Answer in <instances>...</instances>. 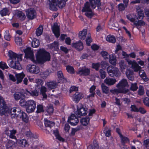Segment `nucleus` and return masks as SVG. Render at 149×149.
I'll list each match as a JSON object with an SVG mask.
<instances>
[{
    "mask_svg": "<svg viewBox=\"0 0 149 149\" xmlns=\"http://www.w3.org/2000/svg\"><path fill=\"white\" fill-rule=\"evenodd\" d=\"M24 74L23 73L16 74V83L18 84L20 83L22 81V79L25 76Z\"/></svg>",
    "mask_w": 149,
    "mask_h": 149,
    "instance_id": "23",
    "label": "nucleus"
},
{
    "mask_svg": "<svg viewBox=\"0 0 149 149\" xmlns=\"http://www.w3.org/2000/svg\"><path fill=\"white\" fill-rule=\"evenodd\" d=\"M19 118H21L22 120L25 123H27L28 121V118L27 115L23 112H22Z\"/></svg>",
    "mask_w": 149,
    "mask_h": 149,
    "instance_id": "36",
    "label": "nucleus"
},
{
    "mask_svg": "<svg viewBox=\"0 0 149 149\" xmlns=\"http://www.w3.org/2000/svg\"><path fill=\"white\" fill-rule=\"evenodd\" d=\"M35 82L36 84V86L37 87L39 86H42L43 84V81L40 79H35Z\"/></svg>",
    "mask_w": 149,
    "mask_h": 149,
    "instance_id": "49",
    "label": "nucleus"
},
{
    "mask_svg": "<svg viewBox=\"0 0 149 149\" xmlns=\"http://www.w3.org/2000/svg\"><path fill=\"white\" fill-rule=\"evenodd\" d=\"M77 73L80 76H88L90 74V70L89 69L86 67H83L79 68Z\"/></svg>",
    "mask_w": 149,
    "mask_h": 149,
    "instance_id": "10",
    "label": "nucleus"
},
{
    "mask_svg": "<svg viewBox=\"0 0 149 149\" xmlns=\"http://www.w3.org/2000/svg\"><path fill=\"white\" fill-rule=\"evenodd\" d=\"M143 103L146 106L149 107V98L146 97L143 100Z\"/></svg>",
    "mask_w": 149,
    "mask_h": 149,
    "instance_id": "64",
    "label": "nucleus"
},
{
    "mask_svg": "<svg viewBox=\"0 0 149 149\" xmlns=\"http://www.w3.org/2000/svg\"><path fill=\"white\" fill-rule=\"evenodd\" d=\"M109 57V62L112 65H115L116 64V61L115 58L113 56H111Z\"/></svg>",
    "mask_w": 149,
    "mask_h": 149,
    "instance_id": "56",
    "label": "nucleus"
},
{
    "mask_svg": "<svg viewBox=\"0 0 149 149\" xmlns=\"http://www.w3.org/2000/svg\"><path fill=\"white\" fill-rule=\"evenodd\" d=\"M144 93V88L143 86L140 85L138 91V94L140 96L143 95Z\"/></svg>",
    "mask_w": 149,
    "mask_h": 149,
    "instance_id": "44",
    "label": "nucleus"
},
{
    "mask_svg": "<svg viewBox=\"0 0 149 149\" xmlns=\"http://www.w3.org/2000/svg\"><path fill=\"white\" fill-rule=\"evenodd\" d=\"M50 9L53 10H56L57 9L56 6L57 5L56 0H48Z\"/></svg>",
    "mask_w": 149,
    "mask_h": 149,
    "instance_id": "20",
    "label": "nucleus"
},
{
    "mask_svg": "<svg viewBox=\"0 0 149 149\" xmlns=\"http://www.w3.org/2000/svg\"><path fill=\"white\" fill-rule=\"evenodd\" d=\"M17 16L19 19L22 21L24 20L26 18L25 14L22 11H18L17 12Z\"/></svg>",
    "mask_w": 149,
    "mask_h": 149,
    "instance_id": "37",
    "label": "nucleus"
},
{
    "mask_svg": "<svg viewBox=\"0 0 149 149\" xmlns=\"http://www.w3.org/2000/svg\"><path fill=\"white\" fill-rule=\"evenodd\" d=\"M15 146V143L12 140L8 141L6 143V147L7 149H13Z\"/></svg>",
    "mask_w": 149,
    "mask_h": 149,
    "instance_id": "26",
    "label": "nucleus"
},
{
    "mask_svg": "<svg viewBox=\"0 0 149 149\" xmlns=\"http://www.w3.org/2000/svg\"><path fill=\"white\" fill-rule=\"evenodd\" d=\"M43 27L42 26H40L38 28L36 31V34L37 36H39L41 35L42 33Z\"/></svg>",
    "mask_w": 149,
    "mask_h": 149,
    "instance_id": "42",
    "label": "nucleus"
},
{
    "mask_svg": "<svg viewBox=\"0 0 149 149\" xmlns=\"http://www.w3.org/2000/svg\"><path fill=\"white\" fill-rule=\"evenodd\" d=\"M32 45L33 47L37 48L40 44L39 40L36 38H33L32 41Z\"/></svg>",
    "mask_w": 149,
    "mask_h": 149,
    "instance_id": "33",
    "label": "nucleus"
},
{
    "mask_svg": "<svg viewBox=\"0 0 149 149\" xmlns=\"http://www.w3.org/2000/svg\"><path fill=\"white\" fill-rule=\"evenodd\" d=\"M130 140L126 137L124 136L122 134V145H124L125 143H129Z\"/></svg>",
    "mask_w": 149,
    "mask_h": 149,
    "instance_id": "46",
    "label": "nucleus"
},
{
    "mask_svg": "<svg viewBox=\"0 0 149 149\" xmlns=\"http://www.w3.org/2000/svg\"><path fill=\"white\" fill-rule=\"evenodd\" d=\"M76 114L79 116H85L86 114V109L82 107L79 109H78Z\"/></svg>",
    "mask_w": 149,
    "mask_h": 149,
    "instance_id": "24",
    "label": "nucleus"
},
{
    "mask_svg": "<svg viewBox=\"0 0 149 149\" xmlns=\"http://www.w3.org/2000/svg\"><path fill=\"white\" fill-rule=\"evenodd\" d=\"M117 88L111 91V93L113 94H118L121 93V81L116 85Z\"/></svg>",
    "mask_w": 149,
    "mask_h": 149,
    "instance_id": "21",
    "label": "nucleus"
},
{
    "mask_svg": "<svg viewBox=\"0 0 149 149\" xmlns=\"http://www.w3.org/2000/svg\"><path fill=\"white\" fill-rule=\"evenodd\" d=\"M82 94L81 93L76 92L73 95V100L76 103H78L80 100L83 98Z\"/></svg>",
    "mask_w": 149,
    "mask_h": 149,
    "instance_id": "16",
    "label": "nucleus"
},
{
    "mask_svg": "<svg viewBox=\"0 0 149 149\" xmlns=\"http://www.w3.org/2000/svg\"><path fill=\"white\" fill-rule=\"evenodd\" d=\"M147 112L146 109L142 107H140L139 108L138 112L142 114L146 113Z\"/></svg>",
    "mask_w": 149,
    "mask_h": 149,
    "instance_id": "62",
    "label": "nucleus"
},
{
    "mask_svg": "<svg viewBox=\"0 0 149 149\" xmlns=\"http://www.w3.org/2000/svg\"><path fill=\"white\" fill-rule=\"evenodd\" d=\"M90 118L89 117L82 118L81 120V124L84 126L86 125L89 123Z\"/></svg>",
    "mask_w": 149,
    "mask_h": 149,
    "instance_id": "39",
    "label": "nucleus"
},
{
    "mask_svg": "<svg viewBox=\"0 0 149 149\" xmlns=\"http://www.w3.org/2000/svg\"><path fill=\"white\" fill-rule=\"evenodd\" d=\"M125 74L127 78L129 80L132 81L134 80V72L132 70L130 69H127L126 71Z\"/></svg>",
    "mask_w": 149,
    "mask_h": 149,
    "instance_id": "17",
    "label": "nucleus"
},
{
    "mask_svg": "<svg viewBox=\"0 0 149 149\" xmlns=\"http://www.w3.org/2000/svg\"><path fill=\"white\" fill-rule=\"evenodd\" d=\"M52 31L55 36L58 38L59 37L60 34L59 28L56 23L54 24V26L52 28Z\"/></svg>",
    "mask_w": 149,
    "mask_h": 149,
    "instance_id": "15",
    "label": "nucleus"
},
{
    "mask_svg": "<svg viewBox=\"0 0 149 149\" xmlns=\"http://www.w3.org/2000/svg\"><path fill=\"white\" fill-rule=\"evenodd\" d=\"M5 132L6 134L10 138L15 139H16L15 134L17 132V130L15 128L9 129L8 128H6Z\"/></svg>",
    "mask_w": 149,
    "mask_h": 149,
    "instance_id": "6",
    "label": "nucleus"
},
{
    "mask_svg": "<svg viewBox=\"0 0 149 149\" xmlns=\"http://www.w3.org/2000/svg\"><path fill=\"white\" fill-rule=\"evenodd\" d=\"M52 72V71L50 69L47 70L44 72H43V74H42V77L43 79H46L47 77L48 76L50 73Z\"/></svg>",
    "mask_w": 149,
    "mask_h": 149,
    "instance_id": "41",
    "label": "nucleus"
},
{
    "mask_svg": "<svg viewBox=\"0 0 149 149\" xmlns=\"http://www.w3.org/2000/svg\"><path fill=\"white\" fill-rule=\"evenodd\" d=\"M47 91V88L44 86H41L40 88V93L44 98H46L47 95L46 94V92Z\"/></svg>",
    "mask_w": 149,
    "mask_h": 149,
    "instance_id": "34",
    "label": "nucleus"
},
{
    "mask_svg": "<svg viewBox=\"0 0 149 149\" xmlns=\"http://www.w3.org/2000/svg\"><path fill=\"white\" fill-rule=\"evenodd\" d=\"M116 82V79L112 78H107L104 80V82L109 86L113 85Z\"/></svg>",
    "mask_w": 149,
    "mask_h": 149,
    "instance_id": "27",
    "label": "nucleus"
},
{
    "mask_svg": "<svg viewBox=\"0 0 149 149\" xmlns=\"http://www.w3.org/2000/svg\"><path fill=\"white\" fill-rule=\"evenodd\" d=\"M48 47L51 49L57 50L58 49L59 47L58 42H57L55 41L54 43L50 44Z\"/></svg>",
    "mask_w": 149,
    "mask_h": 149,
    "instance_id": "31",
    "label": "nucleus"
},
{
    "mask_svg": "<svg viewBox=\"0 0 149 149\" xmlns=\"http://www.w3.org/2000/svg\"><path fill=\"white\" fill-rule=\"evenodd\" d=\"M36 102L33 100L28 101L26 106L27 111L29 113L33 112L36 108Z\"/></svg>",
    "mask_w": 149,
    "mask_h": 149,
    "instance_id": "8",
    "label": "nucleus"
},
{
    "mask_svg": "<svg viewBox=\"0 0 149 149\" xmlns=\"http://www.w3.org/2000/svg\"><path fill=\"white\" fill-rule=\"evenodd\" d=\"M86 41L87 45L88 46L90 45V44L92 40L91 39V34L90 33L88 34Z\"/></svg>",
    "mask_w": 149,
    "mask_h": 149,
    "instance_id": "60",
    "label": "nucleus"
},
{
    "mask_svg": "<svg viewBox=\"0 0 149 149\" xmlns=\"http://www.w3.org/2000/svg\"><path fill=\"white\" fill-rule=\"evenodd\" d=\"M101 54L102 56L105 59H108L110 56L108 54V53L106 51H102L101 52Z\"/></svg>",
    "mask_w": 149,
    "mask_h": 149,
    "instance_id": "52",
    "label": "nucleus"
},
{
    "mask_svg": "<svg viewBox=\"0 0 149 149\" xmlns=\"http://www.w3.org/2000/svg\"><path fill=\"white\" fill-rule=\"evenodd\" d=\"M44 124L45 127L51 128L52 127L54 126V122L48 120L47 119H45Z\"/></svg>",
    "mask_w": 149,
    "mask_h": 149,
    "instance_id": "29",
    "label": "nucleus"
},
{
    "mask_svg": "<svg viewBox=\"0 0 149 149\" xmlns=\"http://www.w3.org/2000/svg\"><path fill=\"white\" fill-rule=\"evenodd\" d=\"M107 70L109 75L111 77L114 76L117 77L119 75V70L116 67L109 66L107 68Z\"/></svg>",
    "mask_w": 149,
    "mask_h": 149,
    "instance_id": "7",
    "label": "nucleus"
},
{
    "mask_svg": "<svg viewBox=\"0 0 149 149\" xmlns=\"http://www.w3.org/2000/svg\"><path fill=\"white\" fill-rule=\"evenodd\" d=\"M126 17L127 18L130 22L134 23V25L136 26H143L145 24V22L143 20H138L137 21H136V17H134L132 15L128 14Z\"/></svg>",
    "mask_w": 149,
    "mask_h": 149,
    "instance_id": "4",
    "label": "nucleus"
},
{
    "mask_svg": "<svg viewBox=\"0 0 149 149\" xmlns=\"http://www.w3.org/2000/svg\"><path fill=\"white\" fill-rule=\"evenodd\" d=\"M57 74L58 77L59 79L61 80H63V81H66V79H64L63 73L61 71H58V72Z\"/></svg>",
    "mask_w": 149,
    "mask_h": 149,
    "instance_id": "51",
    "label": "nucleus"
},
{
    "mask_svg": "<svg viewBox=\"0 0 149 149\" xmlns=\"http://www.w3.org/2000/svg\"><path fill=\"white\" fill-rule=\"evenodd\" d=\"M136 9L137 10V17L136 18L138 19H142L144 16L143 11L140 9Z\"/></svg>",
    "mask_w": 149,
    "mask_h": 149,
    "instance_id": "32",
    "label": "nucleus"
},
{
    "mask_svg": "<svg viewBox=\"0 0 149 149\" xmlns=\"http://www.w3.org/2000/svg\"><path fill=\"white\" fill-rule=\"evenodd\" d=\"M66 69L68 72L70 74H73L74 72V70L73 68L71 66L68 65L66 66Z\"/></svg>",
    "mask_w": 149,
    "mask_h": 149,
    "instance_id": "54",
    "label": "nucleus"
},
{
    "mask_svg": "<svg viewBox=\"0 0 149 149\" xmlns=\"http://www.w3.org/2000/svg\"><path fill=\"white\" fill-rule=\"evenodd\" d=\"M27 69L31 73L37 74L39 72L38 68L34 65H28L27 66Z\"/></svg>",
    "mask_w": 149,
    "mask_h": 149,
    "instance_id": "13",
    "label": "nucleus"
},
{
    "mask_svg": "<svg viewBox=\"0 0 149 149\" xmlns=\"http://www.w3.org/2000/svg\"><path fill=\"white\" fill-rule=\"evenodd\" d=\"M89 3L87 2L85 4L84 7L82 10V12L92 10L91 6L92 8L94 9L96 7V4L95 0H89Z\"/></svg>",
    "mask_w": 149,
    "mask_h": 149,
    "instance_id": "5",
    "label": "nucleus"
},
{
    "mask_svg": "<svg viewBox=\"0 0 149 149\" xmlns=\"http://www.w3.org/2000/svg\"><path fill=\"white\" fill-rule=\"evenodd\" d=\"M138 88L137 84L136 83H132L130 89L131 90L134 91H136Z\"/></svg>",
    "mask_w": 149,
    "mask_h": 149,
    "instance_id": "53",
    "label": "nucleus"
},
{
    "mask_svg": "<svg viewBox=\"0 0 149 149\" xmlns=\"http://www.w3.org/2000/svg\"><path fill=\"white\" fill-rule=\"evenodd\" d=\"M130 108L131 111L132 112H138L139 108L135 104L131 105Z\"/></svg>",
    "mask_w": 149,
    "mask_h": 149,
    "instance_id": "57",
    "label": "nucleus"
},
{
    "mask_svg": "<svg viewBox=\"0 0 149 149\" xmlns=\"http://www.w3.org/2000/svg\"><path fill=\"white\" fill-rule=\"evenodd\" d=\"M24 51L25 53V57L27 58H29L32 61H33L34 58L33 52L31 50V48L29 47L27 48L24 50Z\"/></svg>",
    "mask_w": 149,
    "mask_h": 149,
    "instance_id": "9",
    "label": "nucleus"
},
{
    "mask_svg": "<svg viewBox=\"0 0 149 149\" xmlns=\"http://www.w3.org/2000/svg\"><path fill=\"white\" fill-rule=\"evenodd\" d=\"M15 108H13L10 109L8 108L3 98L0 96V115H4L7 116L10 115L11 117L12 114H14L15 113V111L13 112V110Z\"/></svg>",
    "mask_w": 149,
    "mask_h": 149,
    "instance_id": "2",
    "label": "nucleus"
},
{
    "mask_svg": "<svg viewBox=\"0 0 149 149\" xmlns=\"http://www.w3.org/2000/svg\"><path fill=\"white\" fill-rule=\"evenodd\" d=\"M15 111V113L14 114H12V118H16L17 117H20L22 112H21V110L19 108H15V109L13 110V112Z\"/></svg>",
    "mask_w": 149,
    "mask_h": 149,
    "instance_id": "19",
    "label": "nucleus"
},
{
    "mask_svg": "<svg viewBox=\"0 0 149 149\" xmlns=\"http://www.w3.org/2000/svg\"><path fill=\"white\" fill-rule=\"evenodd\" d=\"M46 85L48 88L51 89H54L57 85L56 82L54 81L47 82Z\"/></svg>",
    "mask_w": 149,
    "mask_h": 149,
    "instance_id": "28",
    "label": "nucleus"
},
{
    "mask_svg": "<svg viewBox=\"0 0 149 149\" xmlns=\"http://www.w3.org/2000/svg\"><path fill=\"white\" fill-rule=\"evenodd\" d=\"M58 6L61 8H63L66 4V2L64 0H57Z\"/></svg>",
    "mask_w": 149,
    "mask_h": 149,
    "instance_id": "40",
    "label": "nucleus"
},
{
    "mask_svg": "<svg viewBox=\"0 0 149 149\" xmlns=\"http://www.w3.org/2000/svg\"><path fill=\"white\" fill-rule=\"evenodd\" d=\"M85 15L88 17L91 18L93 16V14L92 10L85 11Z\"/></svg>",
    "mask_w": 149,
    "mask_h": 149,
    "instance_id": "63",
    "label": "nucleus"
},
{
    "mask_svg": "<svg viewBox=\"0 0 149 149\" xmlns=\"http://www.w3.org/2000/svg\"><path fill=\"white\" fill-rule=\"evenodd\" d=\"M26 14L27 17L31 20L36 17V13L33 9L30 8L26 10Z\"/></svg>",
    "mask_w": 149,
    "mask_h": 149,
    "instance_id": "12",
    "label": "nucleus"
},
{
    "mask_svg": "<svg viewBox=\"0 0 149 149\" xmlns=\"http://www.w3.org/2000/svg\"><path fill=\"white\" fill-rule=\"evenodd\" d=\"M87 30L86 29H84L82 31L79 32V37L81 40H84L86 37L87 34Z\"/></svg>",
    "mask_w": 149,
    "mask_h": 149,
    "instance_id": "30",
    "label": "nucleus"
},
{
    "mask_svg": "<svg viewBox=\"0 0 149 149\" xmlns=\"http://www.w3.org/2000/svg\"><path fill=\"white\" fill-rule=\"evenodd\" d=\"M36 57L37 59L41 62L49 61L50 59L49 53L44 49H40L38 51Z\"/></svg>",
    "mask_w": 149,
    "mask_h": 149,
    "instance_id": "3",
    "label": "nucleus"
},
{
    "mask_svg": "<svg viewBox=\"0 0 149 149\" xmlns=\"http://www.w3.org/2000/svg\"><path fill=\"white\" fill-rule=\"evenodd\" d=\"M99 72L101 77L102 79H104L106 77V74L104 70L102 69L100 70Z\"/></svg>",
    "mask_w": 149,
    "mask_h": 149,
    "instance_id": "61",
    "label": "nucleus"
},
{
    "mask_svg": "<svg viewBox=\"0 0 149 149\" xmlns=\"http://www.w3.org/2000/svg\"><path fill=\"white\" fill-rule=\"evenodd\" d=\"M68 121L71 125L74 126L77 124L79 121L76 116L74 114H72L68 117Z\"/></svg>",
    "mask_w": 149,
    "mask_h": 149,
    "instance_id": "11",
    "label": "nucleus"
},
{
    "mask_svg": "<svg viewBox=\"0 0 149 149\" xmlns=\"http://www.w3.org/2000/svg\"><path fill=\"white\" fill-rule=\"evenodd\" d=\"M107 41L112 43H114L116 41L115 37L112 35H109L107 36L106 38Z\"/></svg>",
    "mask_w": 149,
    "mask_h": 149,
    "instance_id": "35",
    "label": "nucleus"
},
{
    "mask_svg": "<svg viewBox=\"0 0 149 149\" xmlns=\"http://www.w3.org/2000/svg\"><path fill=\"white\" fill-rule=\"evenodd\" d=\"M27 94L33 97L38 96L39 95V91L36 89L29 91L26 90Z\"/></svg>",
    "mask_w": 149,
    "mask_h": 149,
    "instance_id": "18",
    "label": "nucleus"
},
{
    "mask_svg": "<svg viewBox=\"0 0 149 149\" xmlns=\"http://www.w3.org/2000/svg\"><path fill=\"white\" fill-rule=\"evenodd\" d=\"M37 110L36 111L37 113H40L44 111L43 106L40 104L37 105Z\"/></svg>",
    "mask_w": 149,
    "mask_h": 149,
    "instance_id": "58",
    "label": "nucleus"
},
{
    "mask_svg": "<svg viewBox=\"0 0 149 149\" xmlns=\"http://www.w3.org/2000/svg\"><path fill=\"white\" fill-rule=\"evenodd\" d=\"M17 142L22 147H25L28 146L27 141L25 139H18Z\"/></svg>",
    "mask_w": 149,
    "mask_h": 149,
    "instance_id": "22",
    "label": "nucleus"
},
{
    "mask_svg": "<svg viewBox=\"0 0 149 149\" xmlns=\"http://www.w3.org/2000/svg\"><path fill=\"white\" fill-rule=\"evenodd\" d=\"M72 46L79 51H81L83 49V44L80 41L77 42L72 43Z\"/></svg>",
    "mask_w": 149,
    "mask_h": 149,
    "instance_id": "14",
    "label": "nucleus"
},
{
    "mask_svg": "<svg viewBox=\"0 0 149 149\" xmlns=\"http://www.w3.org/2000/svg\"><path fill=\"white\" fill-rule=\"evenodd\" d=\"M123 3H122V11L128 5L129 0H123Z\"/></svg>",
    "mask_w": 149,
    "mask_h": 149,
    "instance_id": "59",
    "label": "nucleus"
},
{
    "mask_svg": "<svg viewBox=\"0 0 149 149\" xmlns=\"http://www.w3.org/2000/svg\"><path fill=\"white\" fill-rule=\"evenodd\" d=\"M15 41L16 44L19 45L22 44V40L19 37L16 36L15 38Z\"/></svg>",
    "mask_w": 149,
    "mask_h": 149,
    "instance_id": "55",
    "label": "nucleus"
},
{
    "mask_svg": "<svg viewBox=\"0 0 149 149\" xmlns=\"http://www.w3.org/2000/svg\"><path fill=\"white\" fill-rule=\"evenodd\" d=\"M8 55L10 58L7 61L8 65L11 68L18 70L22 69L21 65L19 61L22 60V54H17L10 50L8 52Z\"/></svg>",
    "mask_w": 149,
    "mask_h": 149,
    "instance_id": "1",
    "label": "nucleus"
},
{
    "mask_svg": "<svg viewBox=\"0 0 149 149\" xmlns=\"http://www.w3.org/2000/svg\"><path fill=\"white\" fill-rule=\"evenodd\" d=\"M103 93L107 94L109 92V89L105 84L102 83L101 85Z\"/></svg>",
    "mask_w": 149,
    "mask_h": 149,
    "instance_id": "38",
    "label": "nucleus"
},
{
    "mask_svg": "<svg viewBox=\"0 0 149 149\" xmlns=\"http://www.w3.org/2000/svg\"><path fill=\"white\" fill-rule=\"evenodd\" d=\"M132 68L135 72H137L140 70L141 67L139 66L135 61H133V63L132 64Z\"/></svg>",
    "mask_w": 149,
    "mask_h": 149,
    "instance_id": "25",
    "label": "nucleus"
},
{
    "mask_svg": "<svg viewBox=\"0 0 149 149\" xmlns=\"http://www.w3.org/2000/svg\"><path fill=\"white\" fill-rule=\"evenodd\" d=\"M129 85L126 79H122V88L123 87H128Z\"/></svg>",
    "mask_w": 149,
    "mask_h": 149,
    "instance_id": "50",
    "label": "nucleus"
},
{
    "mask_svg": "<svg viewBox=\"0 0 149 149\" xmlns=\"http://www.w3.org/2000/svg\"><path fill=\"white\" fill-rule=\"evenodd\" d=\"M46 111L49 114L53 113L54 111V108L52 106H48L47 107Z\"/></svg>",
    "mask_w": 149,
    "mask_h": 149,
    "instance_id": "48",
    "label": "nucleus"
},
{
    "mask_svg": "<svg viewBox=\"0 0 149 149\" xmlns=\"http://www.w3.org/2000/svg\"><path fill=\"white\" fill-rule=\"evenodd\" d=\"M8 9L5 8L0 11V13L2 16H4L8 14Z\"/></svg>",
    "mask_w": 149,
    "mask_h": 149,
    "instance_id": "47",
    "label": "nucleus"
},
{
    "mask_svg": "<svg viewBox=\"0 0 149 149\" xmlns=\"http://www.w3.org/2000/svg\"><path fill=\"white\" fill-rule=\"evenodd\" d=\"M140 77L145 82H147L149 80V79L147 76L146 73L145 72H143L142 74L140 75Z\"/></svg>",
    "mask_w": 149,
    "mask_h": 149,
    "instance_id": "45",
    "label": "nucleus"
},
{
    "mask_svg": "<svg viewBox=\"0 0 149 149\" xmlns=\"http://www.w3.org/2000/svg\"><path fill=\"white\" fill-rule=\"evenodd\" d=\"M23 96L22 94L19 92H16L14 94L15 99L16 100H18L22 98Z\"/></svg>",
    "mask_w": 149,
    "mask_h": 149,
    "instance_id": "43",
    "label": "nucleus"
}]
</instances>
